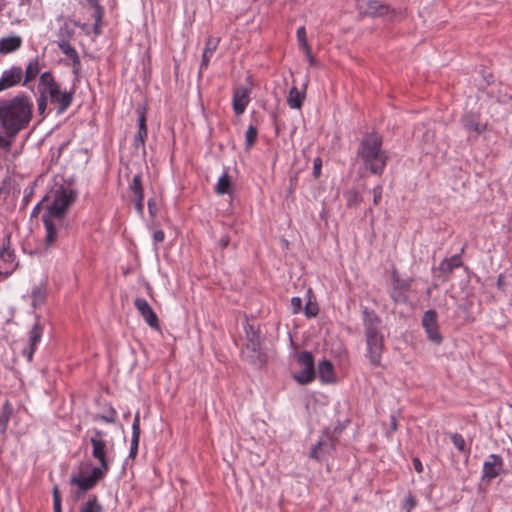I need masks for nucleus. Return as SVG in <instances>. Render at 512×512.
I'll return each mask as SVG.
<instances>
[{"mask_svg": "<svg viewBox=\"0 0 512 512\" xmlns=\"http://www.w3.org/2000/svg\"><path fill=\"white\" fill-rule=\"evenodd\" d=\"M33 104L26 96L0 100V128L8 137H15L26 128L32 117Z\"/></svg>", "mask_w": 512, "mask_h": 512, "instance_id": "obj_1", "label": "nucleus"}, {"mask_svg": "<svg viewBox=\"0 0 512 512\" xmlns=\"http://www.w3.org/2000/svg\"><path fill=\"white\" fill-rule=\"evenodd\" d=\"M357 155L372 174L381 175L383 173L388 156L382 149L381 137L374 133L364 136Z\"/></svg>", "mask_w": 512, "mask_h": 512, "instance_id": "obj_2", "label": "nucleus"}, {"mask_svg": "<svg viewBox=\"0 0 512 512\" xmlns=\"http://www.w3.org/2000/svg\"><path fill=\"white\" fill-rule=\"evenodd\" d=\"M363 325L367 356L372 365L379 366L384 349V338L381 333V319L373 311H365Z\"/></svg>", "mask_w": 512, "mask_h": 512, "instance_id": "obj_3", "label": "nucleus"}, {"mask_svg": "<svg viewBox=\"0 0 512 512\" xmlns=\"http://www.w3.org/2000/svg\"><path fill=\"white\" fill-rule=\"evenodd\" d=\"M93 456L100 461L101 465L94 467L88 476L80 473L73 475L70 479V483L77 487L75 493L77 499L82 498L87 491L93 489L98 481L104 478L109 469L106 461V450H93Z\"/></svg>", "mask_w": 512, "mask_h": 512, "instance_id": "obj_4", "label": "nucleus"}, {"mask_svg": "<svg viewBox=\"0 0 512 512\" xmlns=\"http://www.w3.org/2000/svg\"><path fill=\"white\" fill-rule=\"evenodd\" d=\"M76 192L70 187L60 186L53 191V201L47 207V212L43 216L55 218L62 221L67 209L74 203Z\"/></svg>", "mask_w": 512, "mask_h": 512, "instance_id": "obj_5", "label": "nucleus"}, {"mask_svg": "<svg viewBox=\"0 0 512 512\" xmlns=\"http://www.w3.org/2000/svg\"><path fill=\"white\" fill-rule=\"evenodd\" d=\"M116 416V411L113 408H110L106 415L96 416L95 422L96 426L94 427L90 440L93 445V448H106L108 446H114L112 438L108 434L107 431H104L100 428L102 422L114 423Z\"/></svg>", "mask_w": 512, "mask_h": 512, "instance_id": "obj_6", "label": "nucleus"}, {"mask_svg": "<svg viewBox=\"0 0 512 512\" xmlns=\"http://www.w3.org/2000/svg\"><path fill=\"white\" fill-rule=\"evenodd\" d=\"M297 362L301 370L294 375L295 380L300 384H308L315 377L313 356L308 351H302L297 355Z\"/></svg>", "mask_w": 512, "mask_h": 512, "instance_id": "obj_7", "label": "nucleus"}, {"mask_svg": "<svg viewBox=\"0 0 512 512\" xmlns=\"http://www.w3.org/2000/svg\"><path fill=\"white\" fill-rule=\"evenodd\" d=\"M41 94H44L48 101L56 106L57 114H62L73 100L72 92H62L59 85L46 92H41Z\"/></svg>", "mask_w": 512, "mask_h": 512, "instance_id": "obj_8", "label": "nucleus"}, {"mask_svg": "<svg viewBox=\"0 0 512 512\" xmlns=\"http://www.w3.org/2000/svg\"><path fill=\"white\" fill-rule=\"evenodd\" d=\"M422 325L430 341L434 342L435 344H440L442 342V336L439 332V327L437 323L436 311H426L422 318Z\"/></svg>", "mask_w": 512, "mask_h": 512, "instance_id": "obj_9", "label": "nucleus"}, {"mask_svg": "<svg viewBox=\"0 0 512 512\" xmlns=\"http://www.w3.org/2000/svg\"><path fill=\"white\" fill-rule=\"evenodd\" d=\"M134 305L149 327L156 330L160 329L159 319L145 299L139 297L136 298L134 300Z\"/></svg>", "mask_w": 512, "mask_h": 512, "instance_id": "obj_10", "label": "nucleus"}, {"mask_svg": "<svg viewBox=\"0 0 512 512\" xmlns=\"http://www.w3.org/2000/svg\"><path fill=\"white\" fill-rule=\"evenodd\" d=\"M357 8L360 14L377 17L388 13V7L377 0H357Z\"/></svg>", "mask_w": 512, "mask_h": 512, "instance_id": "obj_11", "label": "nucleus"}, {"mask_svg": "<svg viewBox=\"0 0 512 512\" xmlns=\"http://www.w3.org/2000/svg\"><path fill=\"white\" fill-rule=\"evenodd\" d=\"M23 79V70L19 66H12L2 72L0 77V92L17 86Z\"/></svg>", "mask_w": 512, "mask_h": 512, "instance_id": "obj_12", "label": "nucleus"}, {"mask_svg": "<svg viewBox=\"0 0 512 512\" xmlns=\"http://www.w3.org/2000/svg\"><path fill=\"white\" fill-rule=\"evenodd\" d=\"M250 101V91L245 87H238L233 93V110L237 115L244 113Z\"/></svg>", "mask_w": 512, "mask_h": 512, "instance_id": "obj_13", "label": "nucleus"}, {"mask_svg": "<svg viewBox=\"0 0 512 512\" xmlns=\"http://www.w3.org/2000/svg\"><path fill=\"white\" fill-rule=\"evenodd\" d=\"M502 466V459L499 456L495 454L490 455L483 465V478L488 480L495 478L502 469Z\"/></svg>", "mask_w": 512, "mask_h": 512, "instance_id": "obj_14", "label": "nucleus"}, {"mask_svg": "<svg viewBox=\"0 0 512 512\" xmlns=\"http://www.w3.org/2000/svg\"><path fill=\"white\" fill-rule=\"evenodd\" d=\"M246 337H247V349L251 350L254 353L258 354V358H261V341L259 337L258 331L254 328L253 325H248L246 327Z\"/></svg>", "mask_w": 512, "mask_h": 512, "instance_id": "obj_15", "label": "nucleus"}, {"mask_svg": "<svg viewBox=\"0 0 512 512\" xmlns=\"http://www.w3.org/2000/svg\"><path fill=\"white\" fill-rule=\"evenodd\" d=\"M0 259L4 263L13 264L16 261V254L11 247V233L7 232L2 240V247L0 249Z\"/></svg>", "mask_w": 512, "mask_h": 512, "instance_id": "obj_16", "label": "nucleus"}, {"mask_svg": "<svg viewBox=\"0 0 512 512\" xmlns=\"http://www.w3.org/2000/svg\"><path fill=\"white\" fill-rule=\"evenodd\" d=\"M43 222L46 229L45 244L47 247H51L57 240V229L53 218L49 216H43Z\"/></svg>", "mask_w": 512, "mask_h": 512, "instance_id": "obj_17", "label": "nucleus"}, {"mask_svg": "<svg viewBox=\"0 0 512 512\" xmlns=\"http://www.w3.org/2000/svg\"><path fill=\"white\" fill-rule=\"evenodd\" d=\"M22 39L19 36H9L0 39V53H10L20 48Z\"/></svg>", "mask_w": 512, "mask_h": 512, "instance_id": "obj_18", "label": "nucleus"}, {"mask_svg": "<svg viewBox=\"0 0 512 512\" xmlns=\"http://www.w3.org/2000/svg\"><path fill=\"white\" fill-rule=\"evenodd\" d=\"M318 376L324 383L334 382V370L330 361L324 360L318 365Z\"/></svg>", "mask_w": 512, "mask_h": 512, "instance_id": "obj_19", "label": "nucleus"}, {"mask_svg": "<svg viewBox=\"0 0 512 512\" xmlns=\"http://www.w3.org/2000/svg\"><path fill=\"white\" fill-rule=\"evenodd\" d=\"M41 337H42V327L38 323H35L33 325L32 329L30 330V338H29L30 348L27 353V357H28L29 361L32 359V355L35 352L36 346L40 342Z\"/></svg>", "mask_w": 512, "mask_h": 512, "instance_id": "obj_20", "label": "nucleus"}, {"mask_svg": "<svg viewBox=\"0 0 512 512\" xmlns=\"http://www.w3.org/2000/svg\"><path fill=\"white\" fill-rule=\"evenodd\" d=\"M219 42H220L219 38L209 37L207 39L206 47H205L203 55H202L201 68H206L208 66L210 57L216 51Z\"/></svg>", "mask_w": 512, "mask_h": 512, "instance_id": "obj_21", "label": "nucleus"}, {"mask_svg": "<svg viewBox=\"0 0 512 512\" xmlns=\"http://www.w3.org/2000/svg\"><path fill=\"white\" fill-rule=\"evenodd\" d=\"M87 2L90 5V7L93 8V10H94L93 15H92L95 20L94 33L100 34V32H101L100 22L102 20L103 14H104V9L100 5V0H87Z\"/></svg>", "mask_w": 512, "mask_h": 512, "instance_id": "obj_22", "label": "nucleus"}, {"mask_svg": "<svg viewBox=\"0 0 512 512\" xmlns=\"http://www.w3.org/2000/svg\"><path fill=\"white\" fill-rule=\"evenodd\" d=\"M58 46L60 48V50L67 56L69 57L72 62H73V66L74 68L76 67H79L80 66V59H79V56L76 52V50L70 45L69 41L68 40H65V39H61L59 42H58Z\"/></svg>", "mask_w": 512, "mask_h": 512, "instance_id": "obj_23", "label": "nucleus"}, {"mask_svg": "<svg viewBox=\"0 0 512 512\" xmlns=\"http://www.w3.org/2000/svg\"><path fill=\"white\" fill-rule=\"evenodd\" d=\"M305 99V92L299 91L295 86L289 91L287 98L288 105L293 109H300Z\"/></svg>", "mask_w": 512, "mask_h": 512, "instance_id": "obj_24", "label": "nucleus"}, {"mask_svg": "<svg viewBox=\"0 0 512 512\" xmlns=\"http://www.w3.org/2000/svg\"><path fill=\"white\" fill-rule=\"evenodd\" d=\"M41 69L39 58H34L26 67L23 85L31 82L36 78Z\"/></svg>", "mask_w": 512, "mask_h": 512, "instance_id": "obj_25", "label": "nucleus"}, {"mask_svg": "<svg viewBox=\"0 0 512 512\" xmlns=\"http://www.w3.org/2000/svg\"><path fill=\"white\" fill-rule=\"evenodd\" d=\"M462 261L458 255H454L451 258L444 259L440 265L439 270L443 273H451L455 268L460 267Z\"/></svg>", "mask_w": 512, "mask_h": 512, "instance_id": "obj_26", "label": "nucleus"}, {"mask_svg": "<svg viewBox=\"0 0 512 512\" xmlns=\"http://www.w3.org/2000/svg\"><path fill=\"white\" fill-rule=\"evenodd\" d=\"M56 86H58V84L50 72H44L41 74L38 87L40 94L41 92H46L47 90H51V88Z\"/></svg>", "mask_w": 512, "mask_h": 512, "instance_id": "obj_27", "label": "nucleus"}, {"mask_svg": "<svg viewBox=\"0 0 512 512\" xmlns=\"http://www.w3.org/2000/svg\"><path fill=\"white\" fill-rule=\"evenodd\" d=\"M103 507L96 495H91L80 507V512H102Z\"/></svg>", "mask_w": 512, "mask_h": 512, "instance_id": "obj_28", "label": "nucleus"}, {"mask_svg": "<svg viewBox=\"0 0 512 512\" xmlns=\"http://www.w3.org/2000/svg\"><path fill=\"white\" fill-rule=\"evenodd\" d=\"M231 189V182L228 176V173H224L218 180L215 191L216 193L223 195L230 193Z\"/></svg>", "mask_w": 512, "mask_h": 512, "instance_id": "obj_29", "label": "nucleus"}, {"mask_svg": "<svg viewBox=\"0 0 512 512\" xmlns=\"http://www.w3.org/2000/svg\"><path fill=\"white\" fill-rule=\"evenodd\" d=\"M129 188L135 197H143L142 178L140 174L134 175Z\"/></svg>", "mask_w": 512, "mask_h": 512, "instance_id": "obj_30", "label": "nucleus"}, {"mask_svg": "<svg viewBox=\"0 0 512 512\" xmlns=\"http://www.w3.org/2000/svg\"><path fill=\"white\" fill-rule=\"evenodd\" d=\"M132 439L130 448H138L140 435V419L137 413L132 424Z\"/></svg>", "mask_w": 512, "mask_h": 512, "instance_id": "obj_31", "label": "nucleus"}, {"mask_svg": "<svg viewBox=\"0 0 512 512\" xmlns=\"http://www.w3.org/2000/svg\"><path fill=\"white\" fill-rule=\"evenodd\" d=\"M11 412H12L11 406H10L9 402H6L3 406V411L0 415V431L2 433L6 431Z\"/></svg>", "mask_w": 512, "mask_h": 512, "instance_id": "obj_32", "label": "nucleus"}, {"mask_svg": "<svg viewBox=\"0 0 512 512\" xmlns=\"http://www.w3.org/2000/svg\"><path fill=\"white\" fill-rule=\"evenodd\" d=\"M464 126L467 130L473 131L477 135L481 134L486 128L485 124H482V123H480L478 121H474V120L465 121Z\"/></svg>", "mask_w": 512, "mask_h": 512, "instance_id": "obj_33", "label": "nucleus"}, {"mask_svg": "<svg viewBox=\"0 0 512 512\" xmlns=\"http://www.w3.org/2000/svg\"><path fill=\"white\" fill-rule=\"evenodd\" d=\"M257 135H258V132H257V129L255 126H252L250 125L246 131V134H245V140H246V147L247 149L251 148L256 139H257Z\"/></svg>", "mask_w": 512, "mask_h": 512, "instance_id": "obj_34", "label": "nucleus"}, {"mask_svg": "<svg viewBox=\"0 0 512 512\" xmlns=\"http://www.w3.org/2000/svg\"><path fill=\"white\" fill-rule=\"evenodd\" d=\"M53 509L54 512H61V494L58 486L53 487Z\"/></svg>", "mask_w": 512, "mask_h": 512, "instance_id": "obj_35", "label": "nucleus"}, {"mask_svg": "<svg viewBox=\"0 0 512 512\" xmlns=\"http://www.w3.org/2000/svg\"><path fill=\"white\" fill-rule=\"evenodd\" d=\"M139 130H147L146 126V108L144 106L137 107Z\"/></svg>", "mask_w": 512, "mask_h": 512, "instance_id": "obj_36", "label": "nucleus"}, {"mask_svg": "<svg viewBox=\"0 0 512 512\" xmlns=\"http://www.w3.org/2000/svg\"><path fill=\"white\" fill-rule=\"evenodd\" d=\"M297 39H298L299 45L303 49H305L306 47H310L308 42H307L306 30H305L304 26H301V27L298 28V30H297Z\"/></svg>", "mask_w": 512, "mask_h": 512, "instance_id": "obj_37", "label": "nucleus"}, {"mask_svg": "<svg viewBox=\"0 0 512 512\" xmlns=\"http://www.w3.org/2000/svg\"><path fill=\"white\" fill-rule=\"evenodd\" d=\"M451 440H452L453 445L456 448H464L466 445L464 438L460 434H457V433L452 434Z\"/></svg>", "mask_w": 512, "mask_h": 512, "instance_id": "obj_38", "label": "nucleus"}, {"mask_svg": "<svg viewBox=\"0 0 512 512\" xmlns=\"http://www.w3.org/2000/svg\"><path fill=\"white\" fill-rule=\"evenodd\" d=\"M47 102H48V99L45 97L44 94H40L39 96V99H38V112L40 115H43L46 111V108H47Z\"/></svg>", "mask_w": 512, "mask_h": 512, "instance_id": "obj_39", "label": "nucleus"}, {"mask_svg": "<svg viewBox=\"0 0 512 512\" xmlns=\"http://www.w3.org/2000/svg\"><path fill=\"white\" fill-rule=\"evenodd\" d=\"M318 313V308L315 304H312L311 302H308L306 305H305V314L308 316V317H314L316 316Z\"/></svg>", "mask_w": 512, "mask_h": 512, "instance_id": "obj_40", "label": "nucleus"}, {"mask_svg": "<svg viewBox=\"0 0 512 512\" xmlns=\"http://www.w3.org/2000/svg\"><path fill=\"white\" fill-rule=\"evenodd\" d=\"M291 308L294 314H297L302 308V300L299 297H293L291 299Z\"/></svg>", "mask_w": 512, "mask_h": 512, "instance_id": "obj_41", "label": "nucleus"}, {"mask_svg": "<svg viewBox=\"0 0 512 512\" xmlns=\"http://www.w3.org/2000/svg\"><path fill=\"white\" fill-rule=\"evenodd\" d=\"M373 203L378 205L382 197V186L378 185L373 188Z\"/></svg>", "mask_w": 512, "mask_h": 512, "instance_id": "obj_42", "label": "nucleus"}, {"mask_svg": "<svg viewBox=\"0 0 512 512\" xmlns=\"http://www.w3.org/2000/svg\"><path fill=\"white\" fill-rule=\"evenodd\" d=\"M73 34V30L69 28L68 25H64L61 29H60V37L61 39H65V40H68Z\"/></svg>", "mask_w": 512, "mask_h": 512, "instance_id": "obj_43", "label": "nucleus"}, {"mask_svg": "<svg viewBox=\"0 0 512 512\" xmlns=\"http://www.w3.org/2000/svg\"><path fill=\"white\" fill-rule=\"evenodd\" d=\"M147 136V130H138L137 135L135 136V146H138V143L144 145L145 138Z\"/></svg>", "mask_w": 512, "mask_h": 512, "instance_id": "obj_44", "label": "nucleus"}, {"mask_svg": "<svg viewBox=\"0 0 512 512\" xmlns=\"http://www.w3.org/2000/svg\"><path fill=\"white\" fill-rule=\"evenodd\" d=\"M304 52H305V55L307 57V60L309 62V65L310 66H316L317 65V61L316 59L314 58V56L312 55V51H311V47H306L305 49H303Z\"/></svg>", "mask_w": 512, "mask_h": 512, "instance_id": "obj_45", "label": "nucleus"}, {"mask_svg": "<svg viewBox=\"0 0 512 512\" xmlns=\"http://www.w3.org/2000/svg\"><path fill=\"white\" fill-rule=\"evenodd\" d=\"M321 159L320 158H316L314 160V166H313V174L315 175V177H318L320 175V172H321Z\"/></svg>", "mask_w": 512, "mask_h": 512, "instance_id": "obj_46", "label": "nucleus"}, {"mask_svg": "<svg viewBox=\"0 0 512 512\" xmlns=\"http://www.w3.org/2000/svg\"><path fill=\"white\" fill-rule=\"evenodd\" d=\"M148 209H149V214L152 217H154L157 213V206H156L155 200H153V199L148 200Z\"/></svg>", "mask_w": 512, "mask_h": 512, "instance_id": "obj_47", "label": "nucleus"}, {"mask_svg": "<svg viewBox=\"0 0 512 512\" xmlns=\"http://www.w3.org/2000/svg\"><path fill=\"white\" fill-rule=\"evenodd\" d=\"M135 208L139 214L143 213V197H135Z\"/></svg>", "mask_w": 512, "mask_h": 512, "instance_id": "obj_48", "label": "nucleus"}, {"mask_svg": "<svg viewBox=\"0 0 512 512\" xmlns=\"http://www.w3.org/2000/svg\"><path fill=\"white\" fill-rule=\"evenodd\" d=\"M164 232L162 230H156L154 233H153V239L155 242H162L164 240Z\"/></svg>", "mask_w": 512, "mask_h": 512, "instance_id": "obj_49", "label": "nucleus"}, {"mask_svg": "<svg viewBox=\"0 0 512 512\" xmlns=\"http://www.w3.org/2000/svg\"><path fill=\"white\" fill-rule=\"evenodd\" d=\"M412 462H413L414 469L418 473H421L423 471V465H422L421 461L419 460V458L414 457Z\"/></svg>", "mask_w": 512, "mask_h": 512, "instance_id": "obj_50", "label": "nucleus"}, {"mask_svg": "<svg viewBox=\"0 0 512 512\" xmlns=\"http://www.w3.org/2000/svg\"><path fill=\"white\" fill-rule=\"evenodd\" d=\"M229 242H230V238L228 235H224L221 237V239L219 240V245L222 247V248H226L228 245H229Z\"/></svg>", "mask_w": 512, "mask_h": 512, "instance_id": "obj_51", "label": "nucleus"}, {"mask_svg": "<svg viewBox=\"0 0 512 512\" xmlns=\"http://www.w3.org/2000/svg\"><path fill=\"white\" fill-rule=\"evenodd\" d=\"M497 286L499 289L503 290L504 287H505V282H504V276L501 274L499 275L498 279H497Z\"/></svg>", "mask_w": 512, "mask_h": 512, "instance_id": "obj_52", "label": "nucleus"}, {"mask_svg": "<svg viewBox=\"0 0 512 512\" xmlns=\"http://www.w3.org/2000/svg\"><path fill=\"white\" fill-rule=\"evenodd\" d=\"M390 428L393 432L397 430V420L395 416H391L390 418Z\"/></svg>", "mask_w": 512, "mask_h": 512, "instance_id": "obj_53", "label": "nucleus"}, {"mask_svg": "<svg viewBox=\"0 0 512 512\" xmlns=\"http://www.w3.org/2000/svg\"><path fill=\"white\" fill-rule=\"evenodd\" d=\"M137 452H138V450H130V453H129L128 459H127V460H126V462H125V465H127V464H128V460H129V459H132V460H133V459L136 457Z\"/></svg>", "mask_w": 512, "mask_h": 512, "instance_id": "obj_54", "label": "nucleus"}, {"mask_svg": "<svg viewBox=\"0 0 512 512\" xmlns=\"http://www.w3.org/2000/svg\"><path fill=\"white\" fill-rule=\"evenodd\" d=\"M309 457L313 459H318L317 450H311L309 453Z\"/></svg>", "mask_w": 512, "mask_h": 512, "instance_id": "obj_55", "label": "nucleus"}, {"mask_svg": "<svg viewBox=\"0 0 512 512\" xmlns=\"http://www.w3.org/2000/svg\"><path fill=\"white\" fill-rule=\"evenodd\" d=\"M40 205H41V203H38V204L36 205V207H35V208H34V210H33L32 216H35V215L38 213V211H39V209H40Z\"/></svg>", "mask_w": 512, "mask_h": 512, "instance_id": "obj_56", "label": "nucleus"}, {"mask_svg": "<svg viewBox=\"0 0 512 512\" xmlns=\"http://www.w3.org/2000/svg\"><path fill=\"white\" fill-rule=\"evenodd\" d=\"M408 501H409V505H410V507H413V506H414V504H415L414 500H413V499H410V500H408Z\"/></svg>", "mask_w": 512, "mask_h": 512, "instance_id": "obj_57", "label": "nucleus"}, {"mask_svg": "<svg viewBox=\"0 0 512 512\" xmlns=\"http://www.w3.org/2000/svg\"><path fill=\"white\" fill-rule=\"evenodd\" d=\"M5 142L4 138L0 135V146Z\"/></svg>", "mask_w": 512, "mask_h": 512, "instance_id": "obj_58", "label": "nucleus"}]
</instances>
